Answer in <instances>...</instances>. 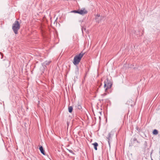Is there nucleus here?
<instances>
[{"label":"nucleus","instance_id":"1a4fd4ad","mask_svg":"<svg viewBox=\"0 0 160 160\" xmlns=\"http://www.w3.org/2000/svg\"><path fill=\"white\" fill-rule=\"evenodd\" d=\"M158 133V131L156 129H154L152 132V133L153 134L155 135H157Z\"/></svg>","mask_w":160,"mask_h":160},{"label":"nucleus","instance_id":"2eb2a0df","mask_svg":"<svg viewBox=\"0 0 160 160\" xmlns=\"http://www.w3.org/2000/svg\"><path fill=\"white\" fill-rule=\"evenodd\" d=\"M0 54L1 56V58L2 59L3 58V54L2 52H0Z\"/></svg>","mask_w":160,"mask_h":160},{"label":"nucleus","instance_id":"aec40b11","mask_svg":"<svg viewBox=\"0 0 160 160\" xmlns=\"http://www.w3.org/2000/svg\"><path fill=\"white\" fill-rule=\"evenodd\" d=\"M100 86H99V87H100L102 85V84H101V83H100Z\"/></svg>","mask_w":160,"mask_h":160},{"label":"nucleus","instance_id":"ddd939ff","mask_svg":"<svg viewBox=\"0 0 160 160\" xmlns=\"http://www.w3.org/2000/svg\"><path fill=\"white\" fill-rule=\"evenodd\" d=\"M77 108L78 109H80L82 108V107L80 105H78L77 107Z\"/></svg>","mask_w":160,"mask_h":160},{"label":"nucleus","instance_id":"9b49d317","mask_svg":"<svg viewBox=\"0 0 160 160\" xmlns=\"http://www.w3.org/2000/svg\"><path fill=\"white\" fill-rule=\"evenodd\" d=\"M104 88H105L106 87H107V82H106V80L104 81Z\"/></svg>","mask_w":160,"mask_h":160},{"label":"nucleus","instance_id":"4be33fe9","mask_svg":"<svg viewBox=\"0 0 160 160\" xmlns=\"http://www.w3.org/2000/svg\"><path fill=\"white\" fill-rule=\"evenodd\" d=\"M99 118L100 119L101 118V117H99Z\"/></svg>","mask_w":160,"mask_h":160},{"label":"nucleus","instance_id":"dca6fc26","mask_svg":"<svg viewBox=\"0 0 160 160\" xmlns=\"http://www.w3.org/2000/svg\"><path fill=\"white\" fill-rule=\"evenodd\" d=\"M78 70H79V69H78V68H76V73H77V72L78 73Z\"/></svg>","mask_w":160,"mask_h":160},{"label":"nucleus","instance_id":"0eeeda50","mask_svg":"<svg viewBox=\"0 0 160 160\" xmlns=\"http://www.w3.org/2000/svg\"><path fill=\"white\" fill-rule=\"evenodd\" d=\"M92 145L94 146V149L97 150V147L98 146V144L97 142H95L92 143Z\"/></svg>","mask_w":160,"mask_h":160},{"label":"nucleus","instance_id":"39448f33","mask_svg":"<svg viewBox=\"0 0 160 160\" xmlns=\"http://www.w3.org/2000/svg\"><path fill=\"white\" fill-rule=\"evenodd\" d=\"M39 149L41 152L43 154V155H45V151L44 150L42 146H40L39 148Z\"/></svg>","mask_w":160,"mask_h":160},{"label":"nucleus","instance_id":"6ab92c4d","mask_svg":"<svg viewBox=\"0 0 160 160\" xmlns=\"http://www.w3.org/2000/svg\"><path fill=\"white\" fill-rule=\"evenodd\" d=\"M97 17H99L100 16V15L99 14H97L96 15Z\"/></svg>","mask_w":160,"mask_h":160},{"label":"nucleus","instance_id":"412c9836","mask_svg":"<svg viewBox=\"0 0 160 160\" xmlns=\"http://www.w3.org/2000/svg\"><path fill=\"white\" fill-rule=\"evenodd\" d=\"M9 62V64H10V62L9 61L8 62Z\"/></svg>","mask_w":160,"mask_h":160},{"label":"nucleus","instance_id":"5701e85b","mask_svg":"<svg viewBox=\"0 0 160 160\" xmlns=\"http://www.w3.org/2000/svg\"><path fill=\"white\" fill-rule=\"evenodd\" d=\"M82 32H83V30H82Z\"/></svg>","mask_w":160,"mask_h":160},{"label":"nucleus","instance_id":"f8f14e48","mask_svg":"<svg viewBox=\"0 0 160 160\" xmlns=\"http://www.w3.org/2000/svg\"><path fill=\"white\" fill-rule=\"evenodd\" d=\"M71 12L78 13V10H73V11H72Z\"/></svg>","mask_w":160,"mask_h":160},{"label":"nucleus","instance_id":"7ed1b4c3","mask_svg":"<svg viewBox=\"0 0 160 160\" xmlns=\"http://www.w3.org/2000/svg\"><path fill=\"white\" fill-rule=\"evenodd\" d=\"M106 82L107 83V86L106 88L105 89V92H106L108 89L110 88L112 86V82L110 80L108 79L107 78L106 79Z\"/></svg>","mask_w":160,"mask_h":160},{"label":"nucleus","instance_id":"423d86ee","mask_svg":"<svg viewBox=\"0 0 160 160\" xmlns=\"http://www.w3.org/2000/svg\"><path fill=\"white\" fill-rule=\"evenodd\" d=\"M107 140L108 141V144H109V146H110V141L111 139V134H110V133H109L108 134V135L107 136Z\"/></svg>","mask_w":160,"mask_h":160},{"label":"nucleus","instance_id":"20e7f679","mask_svg":"<svg viewBox=\"0 0 160 160\" xmlns=\"http://www.w3.org/2000/svg\"><path fill=\"white\" fill-rule=\"evenodd\" d=\"M87 11L85 8L83 9L78 10V13L82 15H83L87 13Z\"/></svg>","mask_w":160,"mask_h":160},{"label":"nucleus","instance_id":"f257e3e1","mask_svg":"<svg viewBox=\"0 0 160 160\" xmlns=\"http://www.w3.org/2000/svg\"><path fill=\"white\" fill-rule=\"evenodd\" d=\"M84 54V53L82 52L74 57L73 62V63L74 65H76L79 63Z\"/></svg>","mask_w":160,"mask_h":160},{"label":"nucleus","instance_id":"f03ea898","mask_svg":"<svg viewBox=\"0 0 160 160\" xmlns=\"http://www.w3.org/2000/svg\"><path fill=\"white\" fill-rule=\"evenodd\" d=\"M20 25L19 22L18 21H16L13 24L12 29L15 34H17L18 31L20 29Z\"/></svg>","mask_w":160,"mask_h":160},{"label":"nucleus","instance_id":"4468645a","mask_svg":"<svg viewBox=\"0 0 160 160\" xmlns=\"http://www.w3.org/2000/svg\"><path fill=\"white\" fill-rule=\"evenodd\" d=\"M133 140L134 141H136L138 143H139L138 141L137 140V138H133Z\"/></svg>","mask_w":160,"mask_h":160},{"label":"nucleus","instance_id":"a211bd4d","mask_svg":"<svg viewBox=\"0 0 160 160\" xmlns=\"http://www.w3.org/2000/svg\"><path fill=\"white\" fill-rule=\"evenodd\" d=\"M41 31L42 32V33H44L45 32L44 30H43L42 28H41Z\"/></svg>","mask_w":160,"mask_h":160},{"label":"nucleus","instance_id":"f3484780","mask_svg":"<svg viewBox=\"0 0 160 160\" xmlns=\"http://www.w3.org/2000/svg\"><path fill=\"white\" fill-rule=\"evenodd\" d=\"M68 150L69 151V152L71 153H73V151L71 150H69V149H68Z\"/></svg>","mask_w":160,"mask_h":160},{"label":"nucleus","instance_id":"6e6552de","mask_svg":"<svg viewBox=\"0 0 160 160\" xmlns=\"http://www.w3.org/2000/svg\"><path fill=\"white\" fill-rule=\"evenodd\" d=\"M68 112L70 113H71L73 110V107L72 106H68Z\"/></svg>","mask_w":160,"mask_h":160},{"label":"nucleus","instance_id":"9d476101","mask_svg":"<svg viewBox=\"0 0 160 160\" xmlns=\"http://www.w3.org/2000/svg\"><path fill=\"white\" fill-rule=\"evenodd\" d=\"M51 62V61H46L44 63L46 65H48Z\"/></svg>","mask_w":160,"mask_h":160}]
</instances>
